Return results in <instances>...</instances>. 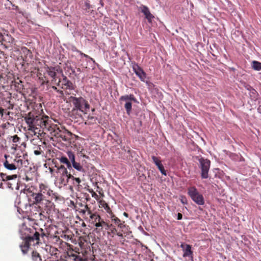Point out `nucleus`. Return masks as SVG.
I'll return each instance as SVG.
<instances>
[{"label": "nucleus", "mask_w": 261, "mask_h": 261, "mask_svg": "<svg viewBox=\"0 0 261 261\" xmlns=\"http://www.w3.org/2000/svg\"><path fill=\"white\" fill-rule=\"evenodd\" d=\"M90 218L92 220V224L95 225L96 223H98L103 220L101 216L97 213H94L93 214L90 216Z\"/></svg>", "instance_id": "22"}, {"label": "nucleus", "mask_w": 261, "mask_h": 261, "mask_svg": "<svg viewBox=\"0 0 261 261\" xmlns=\"http://www.w3.org/2000/svg\"><path fill=\"white\" fill-rule=\"evenodd\" d=\"M110 218L112 222H113L116 226H117L122 231H125L126 230L128 226L125 224V221H121L119 218L116 217L114 213L110 216Z\"/></svg>", "instance_id": "12"}, {"label": "nucleus", "mask_w": 261, "mask_h": 261, "mask_svg": "<svg viewBox=\"0 0 261 261\" xmlns=\"http://www.w3.org/2000/svg\"><path fill=\"white\" fill-rule=\"evenodd\" d=\"M188 193L191 199L198 205H203L204 200L202 194H200L195 187H191L188 188Z\"/></svg>", "instance_id": "7"}, {"label": "nucleus", "mask_w": 261, "mask_h": 261, "mask_svg": "<svg viewBox=\"0 0 261 261\" xmlns=\"http://www.w3.org/2000/svg\"><path fill=\"white\" fill-rule=\"evenodd\" d=\"M123 215L125 217H128V214L127 213H126V212H124L123 213Z\"/></svg>", "instance_id": "47"}, {"label": "nucleus", "mask_w": 261, "mask_h": 261, "mask_svg": "<svg viewBox=\"0 0 261 261\" xmlns=\"http://www.w3.org/2000/svg\"><path fill=\"white\" fill-rule=\"evenodd\" d=\"M59 160L61 163L66 164L68 169L72 168L71 164L67 157L63 156L60 158Z\"/></svg>", "instance_id": "25"}, {"label": "nucleus", "mask_w": 261, "mask_h": 261, "mask_svg": "<svg viewBox=\"0 0 261 261\" xmlns=\"http://www.w3.org/2000/svg\"><path fill=\"white\" fill-rule=\"evenodd\" d=\"M45 212L44 210H42L40 211V212L38 214V215H35V219L34 220L36 221H44L46 219V216H45L43 213Z\"/></svg>", "instance_id": "27"}, {"label": "nucleus", "mask_w": 261, "mask_h": 261, "mask_svg": "<svg viewBox=\"0 0 261 261\" xmlns=\"http://www.w3.org/2000/svg\"><path fill=\"white\" fill-rule=\"evenodd\" d=\"M82 226L83 227H86V225L85 223L83 222L82 223Z\"/></svg>", "instance_id": "48"}, {"label": "nucleus", "mask_w": 261, "mask_h": 261, "mask_svg": "<svg viewBox=\"0 0 261 261\" xmlns=\"http://www.w3.org/2000/svg\"><path fill=\"white\" fill-rule=\"evenodd\" d=\"M85 7H86L85 9L86 10H89L91 8L90 4L89 3H88V2H86L85 3Z\"/></svg>", "instance_id": "40"}, {"label": "nucleus", "mask_w": 261, "mask_h": 261, "mask_svg": "<svg viewBox=\"0 0 261 261\" xmlns=\"http://www.w3.org/2000/svg\"><path fill=\"white\" fill-rule=\"evenodd\" d=\"M94 225L96 227V229L98 230V231H102L103 229L106 230L109 229L111 227H112L113 224H109L103 220L100 222H98V223H96Z\"/></svg>", "instance_id": "18"}, {"label": "nucleus", "mask_w": 261, "mask_h": 261, "mask_svg": "<svg viewBox=\"0 0 261 261\" xmlns=\"http://www.w3.org/2000/svg\"><path fill=\"white\" fill-rule=\"evenodd\" d=\"M182 218V215L181 213H178L177 214V220H181Z\"/></svg>", "instance_id": "43"}, {"label": "nucleus", "mask_w": 261, "mask_h": 261, "mask_svg": "<svg viewBox=\"0 0 261 261\" xmlns=\"http://www.w3.org/2000/svg\"><path fill=\"white\" fill-rule=\"evenodd\" d=\"M98 192H99V194H100L102 196H104L103 192H101L100 191H99Z\"/></svg>", "instance_id": "49"}, {"label": "nucleus", "mask_w": 261, "mask_h": 261, "mask_svg": "<svg viewBox=\"0 0 261 261\" xmlns=\"http://www.w3.org/2000/svg\"><path fill=\"white\" fill-rule=\"evenodd\" d=\"M5 157L6 160L4 162V166L7 169L12 171L20 169L22 167L23 160L21 159V156H15V159H12L9 155L6 154Z\"/></svg>", "instance_id": "5"}, {"label": "nucleus", "mask_w": 261, "mask_h": 261, "mask_svg": "<svg viewBox=\"0 0 261 261\" xmlns=\"http://www.w3.org/2000/svg\"><path fill=\"white\" fill-rule=\"evenodd\" d=\"M180 247L182 248L184 251L183 255L184 257L189 256L192 254L193 252L191 250V246L190 245L181 244Z\"/></svg>", "instance_id": "19"}, {"label": "nucleus", "mask_w": 261, "mask_h": 261, "mask_svg": "<svg viewBox=\"0 0 261 261\" xmlns=\"http://www.w3.org/2000/svg\"><path fill=\"white\" fill-rule=\"evenodd\" d=\"M5 48H8L15 44V40L10 35L4 33L1 42Z\"/></svg>", "instance_id": "11"}, {"label": "nucleus", "mask_w": 261, "mask_h": 261, "mask_svg": "<svg viewBox=\"0 0 261 261\" xmlns=\"http://www.w3.org/2000/svg\"><path fill=\"white\" fill-rule=\"evenodd\" d=\"M69 179H70V178H68V176H61V177H60V183L61 184H63L64 185H67V184L68 182V180Z\"/></svg>", "instance_id": "34"}, {"label": "nucleus", "mask_w": 261, "mask_h": 261, "mask_svg": "<svg viewBox=\"0 0 261 261\" xmlns=\"http://www.w3.org/2000/svg\"><path fill=\"white\" fill-rule=\"evenodd\" d=\"M84 208L86 212H87L88 214L91 216V215L93 214L94 213H92V211L90 208L88 206L87 204L85 205Z\"/></svg>", "instance_id": "38"}, {"label": "nucleus", "mask_w": 261, "mask_h": 261, "mask_svg": "<svg viewBox=\"0 0 261 261\" xmlns=\"http://www.w3.org/2000/svg\"><path fill=\"white\" fill-rule=\"evenodd\" d=\"M57 86H61L62 89L65 91V93L68 95L72 94L71 91L75 89V86L73 83L65 76H63L62 80L60 79L59 80Z\"/></svg>", "instance_id": "8"}, {"label": "nucleus", "mask_w": 261, "mask_h": 261, "mask_svg": "<svg viewBox=\"0 0 261 261\" xmlns=\"http://www.w3.org/2000/svg\"><path fill=\"white\" fill-rule=\"evenodd\" d=\"M28 126V130L34 135L49 133L51 136L60 139V141L69 142L72 134L60 124H55L48 116L35 115L29 112L23 117Z\"/></svg>", "instance_id": "1"}, {"label": "nucleus", "mask_w": 261, "mask_h": 261, "mask_svg": "<svg viewBox=\"0 0 261 261\" xmlns=\"http://www.w3.org/2000/svg\"><path fill=\"white\" fill-rule=\"evenodd\" d=\"M138 10L144 15L145 19L147 20L148 22H152V20L154 17L150 13L149 8L147 6L141 5L138 7Z\"/></svg>", "instance_id": "13"}, {"label": "nucleus", "mask_w": 261, "mask_h": 261, "mask_svg": "<svg viewBox=\"0 0 261 261\" xmlns=\"http://www.w3.org/2000/svg\"><path fill=\"white\" fill-rule=\"evenodd\" d=\"M64 238L65 239H66V238H67V239H69V237L68 236H66V235H64Z\"/></svg>", "instance_id": "50"}, {"label": "nucleus", "mask_w": 261, "mask_h": 261, "mask_svg": "<svg viewBox=\"0 0 261 261\" xmlns=\"http://www.w3.org/2000/svg\"><path fill=\"white\" fill-rule=\"evenodd\" d=\"M97 118L94 116H88V119L85 122L86 124L92 125L96 124L97 122Z\"/></svg>", "instance_id": "29"}, {"label": "nucleus", "mask_w": 261, "mask_h": 261, "mask_svg": "<svg viewBox=\"0 0 261 261\" xmlns=\"http://www.w3.org/2000/svg\"><path fill=\"white\" fill-rule=\"evenodd\" d=\"M61 96L64 95V92L63 90L58 89L57 91Z\"/></svg>", "instance_id": "42"}, {"label": "nucleus", "mask_w": 261, "mask_h": 261, "mask_svg": "<svg viewBox=\"0 0 261 261\" xmlns=\"http://www.w3.org/2000/svg\"><path fill=\"white\" fill-rule=\"evenodd\" d=\"M252 68L256 70H261V63L257 61L252 62Z\"/></svg>", "instance_id": "33"}, {"label": "nucleus", "mask_w": 261, "mask_h": 261, "mask_svg": "<svg viewBox=\"0 0 261 261\" xmlns=\"http://www.w3.org/2000/svg\"><path fill=\"white\" fill-rule=\"evenodd\" d=\"M133 68L134 72L139 77L140 80L142 82H145L146 79V73L142 68L138 65H134Z\"/></svg>", "instance_id": "14"}, {"label": "nucleus", "mask_w": 261, "mask_h": 261, "mask_svg": "<svg viewBox=\"0 0 261 261\" xmlns=\"http://www.w3.org/2000/svg\"><path fill=\"white\" fill-rule=\"evenodd\" d=\"M99 207L103 208L106 211V212L110 215V216L113 214L109 205L104 200H99Z\"/></svg>", "instance_id": "20"}, {"label": "nucleus", "mask_w": 261, "mask_h": 261, "mask_svg": "<svg viewBox=\"0 0 261 261\" xmlns=\"http://www.w3.org/2000/svg\"><path fill=\"white\" fill-rule=\"evenodd\" d=\"M50 251L52 252L51 255H56L57 254L58 252H59V250L56 248L50 247Z\"/></svg>", "instance_id": "39"}, {"label": "nucleus", "mask_w": 261, "mask_h": 261, "mask_svg": "<svg viewBox=\"0 0 261 261\" xmlns=\"http://www.w3.org/2000/svg\"><path fill=\"white\" fill-rule=\"evenodd\" d=\"M68 178H70V179H72L73 181V184L76 185L77 186H79L81 182V180L79 177H75L74 176L71 174H69L68 175Z\"/></svg>", "instance_id": "32"}, {"label": "nucleus", "mask_w": 261, "mask_h": 261, "mask_svg": "<svg viewBox=\"0 0 261 261\" xmlns=\"http://www.w3.org/2000/svg\"><path fill=\"white\" fill-rule=\"evenodd\" d=\"M1 176L2 178L3 181H7V185L9 188L13 190L15 188L18 189L19 187L18 186V182L16 181L17 176L16 174H13L12 175H7L6 174L2 173Z\"/></svg>", "instance_id": "9"}, {"label": "nucleus", "mask_w": 261, "mask_h": 261, "mask_svg": "<svg viewBox=\"0 0 261 261\" xmlns=\"http://www.w3.org/2000/svg\"><path fill=\"white\" fill-rule=\"evenodd\" d=\"M32 260V261H42L40 255L36 251H33Z\"/></svg>", "instance_id": "28"}, {"label": "nucleus", "mask_w": 261, "mask_h": 261, "mask_svg": "<svg viewBox=\"0 0 261 261\" xmlns=\"http://www.w3.org/2000/svg\"><path fill=\"white\" fill-rule=\"evenodd\" d=\"M14 86L17 92H21L23 89L22 82L19 78L14 80Z\"/></svg>", "instance_id": "21"}, {"label": "nucleus", "mask_w": 261, "mask_h": 261, "mask_svg": "<svg viewBox=\"0 0 261 261\" xmlns=\"http://www.w3.org/2000/svg\"><path fill=\"white\" fill-rule=\"evenodd\" d=\"M199 168L201 170V176L203 179H206L208 177V171L211 166V161L207 159L201 157L198 159Z\"/></svg>", "instance_id": "6"}, {"label": "nucleus", "mask_w": 261, "mask_h": 261, "mask_svg": "<svg viewBox=\"0 0 261 261\" xmlns=\"http://www.w3.org/2000/svg\"><path fill=\"white\" fill-rule=\"evenodd\" d=\"M89 192L91 194L92 197L95 198L96 200H98L99 197L98 195L92 189H89Z\"/></svg>", "instance_id": "37"}, {"label": "nucleus", "mask_w": 261, "mask_h": 261, "mask_svg": "<svg viewBox=\"0 0 261 261\" xmlns=\"http://www.w3.org/2000/svg\"><path fill=\"white\" fill-rule=\"evenodd\" d=\"M34 178L33 176L31 174V173H27L25 175L24 177L23 178L24 180L27 181H32Z\"/></svg>", "instance_id": "35"}, {"label": "nucleus", "mask_w": 261, "mask_h": 261, "mask_svg": "<svg viewBox=\"0 0 261 261\" xmlns=\"http://www.w3.org/2000/svg\"><path fill=\"white\" fill-rule=\"evenodd\" d=\"M111 232L114 234H116L120 237H123V233H125V231H122L121 230L120 231H118L117 229L115 227V226L113 225L112 227H111Z\"/></svg>", "instance_id": "26"}, {"label": "nucleus", "mask_w": 261, "mask_h": 261, "mask_svg": "<svg viewBox=\"0 0 261 261\" xmlns=\"http://www.w3.org/2000/svg\"><path fill=\"white\" fill-rule=\"evenodd\" d=\"M120 101H125L124 108L126 111L127 114H129L132 108V101L136 102L137 100L133 94L125 95L120 97Z\"/></svg>", "instance_id": "10"}, {"label": "nucleus", "mask_w": 261, "mask_h": 261, "mask_svg": "<svg viewBox=\"0 0 261 261\" xmlns=\"http://www.w3.org/2000/svg\"><path fill=\"white\" fill-rule=\"evenodd\" d=\"M79 212H80V214H82L83 215H85V214H86V211H85V208H84V209H81V210L79 211Z\"/></svg>", "instance_id": "44"}, {"label": "nucleus", "mask_w": 261, "mask_h": 261, "mask_svg": "<svg viewBox=\"0 0 261 261\" xmlns=\"http://www.w3.org/2000/svg\"><path fill=\"white\" fill-rule=\"evenodd\" d=\"M4 109L2 108H0V114L3 116L4 115Z\"/></svg>", "instance_id": "45"}, {"label": "nucleus", "mask_w": 261, "mask_h": 261, "mask_svg": "<svg viewBox=\"0 0 261 261\" xmlns=\"http://www.w3.org/2000/svg\"><path fill=\"white\" fill-rule=\"evenodd\" d=\"M51 87L56 91H57V90H58V89L55 86H52Z\"/></svg>", "instance_id": "46"}, {"label": "nucleus", "mask_w": 261, "mask_h": 261, "mask_svg": "<svg viewBox=\"0 0 261 261\" xmlns=\"http://www.w3.org/2000/svg\"><path fill=\"white\" fill-rule=\"evenodd\" d=\"M69 100L72 102L74 108L72 110L73 113L75 111L79 110L84 114H87L90 110V105L88 101L82 97H76L70 96L69 97Z\"/></svg>", "instance_id": "4"}, {"label": "nucleus", "mask_w": 261, "mask_h": 261, "mask_svg": "<svg viewBox=\"0 0 261 261\" xmlns=\"http://www.w3.org/2000/svg\"><path fill=\"white\" fill-rule=\"evenodd\" d=\"M67 154L68 157V159L69 161L70 162V163H71V164H72L73 163L76 162L75 160V155L73 152H72L71 151H68L67 152Z\"/></svg>", "instance_id": "31"}, {"label": "nucleus", "mask_w": 261, "mask_h": 261, "mask_svg": "<svg viewBox=\"0 0 261 261\" xmlns=\"http://www.w3.org/2000/svg\"><path fill=\"white\" fill-rule=\"evenodd\" d=\"M21 231L23 233V241L19 247L24 254L28 253L31 246H36L42 244L41 240L45 236L43 229L40 228L37 231L33 227L28 228L23 226Z\"/></svg>", "instance_id": "3"}, {"label": "nucleus", "mask_w": 261, "mask_h": 261, "mask_svg": "<svg viewBox=\"0 0 261 261\" xmlns=\"http://www.w3.org/2000/svg\"><path fill=\"white\" fill-rule=\"evenodd\" d=\"M81 55L83 56L84 57L89 58V59H90L91 61H92L93 62H95V61L93 60V58H92L90 57H89V56H88L87 55H86V54H84V53H81Z\"/></svg>", "instance_id": "41"}, {"label": "nucleus", "mask_w": 261, "mask_h": 261, "mask_svg": "<svg viewBox=\"0 0 261 261\" xmlns=\"http://www.w3.org/2000/svg\"><path fill=\"white\" fill-rule=\"evenodd\" d=\"M58 173H59L61 176H68L69 173H68L67 168H66L63 165H61L58 169Z\"/></svg>", "instance_id": "24"}, {"label": "nucleus", "mask_w": 261, "mask_h": 261, "mask_svg": "<svg viewBox=\"0 0 261 261\" xmlns=\"http://www.w3.org/2000/svg\"><path fill=\"white\" fill-rule=\"evenodd\" d=\"M45 69L48 75L53 78L51 83L55 82L57 80L56 75L57 72L58 71V68L57 67L47 66L45 67Z\"/></svg>", "instance_id": "16"}, {"label": "nucleus", "mask_w": 261, "mask_h": 261, "mask_svg": "<svg viewBox=\"0 0 261 261\" xmlns=\"http://www.w3.org/2000/svg\"><path fill=\"white\" fill-rule=\"evenodd\" d=\"M151 159H152L153 163L158 167V168L160 171L161 173L164 175H167L166 171L165 170L164 166L163 165V164L161 163L160 158L153 155L151 156Z\"/></svg>", "instance_id": "17"}, {"label": "nucleus", "mask_w": 261, "mask_h": 261, "mask_svg": "<svg viewBox=\"0 0 261 261\" xmlns=\"http://www.w3.org/2000/svg\"><path fill=\"white\" fill-rule=\"evenodd\" d=\"M181 202H182V203H185V202H184V200H183L182 199H181Z\"/></svg>", "instance_id": "51"}, {"label": "nucleus", "mask_w": 261, "mask_h": 261, "mask_svg": "<svg viewBox=\"0 0 261 261\" xmlns=\"http://www.w3.org/2000/svg\"><path fill=\"white\" fill-rule=\"evenodd\" d=\"M41 187H43L45 188H47V189H49V190L51 192V193H54L53 191L48 186H47L44 184H42V183H41L39 184V189L36 190L35 192L33 191V190L32 189L33 188V187H30V188L25 189V191H27V193L30 195V196L31 197L30 202H33V195L34 194H36V193L37 194V193L40 192V191L41 190Z\"/></svg>", "instance_id": "15"}, {"label": "nucleus", "mask_w": 261, "mask_h": 261, "mask_svg": "<svg viewBox=\"0 0 261 261\" xmlns=\"http://www.w3.org/2000/svg\"><path fill=\"white\" fill-rule=\"evenodd\" d=\"M34 153L36 155H42L44 154V152L42 150L40 146L37 147V149L34 150Z\"/></svg>", "instance_id": "36"}, {"label": "nucleus", "mask_w": 261, "mask_h": 261, "mask_svg": "<svg viewBox=\"0 0 261 261\" xmlns=\"http://www.w3.org/2000/svg\"><path fill=\"white\" fill-rule=\"evenodd\" d=\"M33 202H31L29 216L33 220L35 219V215H38L42 210L48 214H50L55 208L53 199L57 196L55 193H51L49 189L41 187L40 192L33 195Z\"/></svg>", "instance_id": "2"}, {"label": "nucleus", "mask_w": 261, "mask_h": 261, "mask_svg": "<svg viewBox=\"0 0 261 261\" xmlns=\"http://www.w3.org/2000/svg\"><path fill=\"white\" fill-rule=\"evenodd\" d=\"M20 140L21 139L18 137L17 135L12 137V141L14 143L13 145H15L16 147H18L19 145H21Z\"/></svg>", "instance_id": "30"}, {"label": "nucleus", "mask_w": 261, "mask_h": 261, "mask_svg": "<svg viewBox=\"0 0 261 261\" xmlns=\"http://www.w3.org/2000/svg\"><path fill=\"white\" fill-rule=\"evenodd\" d=\"M71 166L78 171L82 172L83 174L86 172L85 169L79 163L76 162L73 163V164H71Z\"/></svg>", "instance_id": "23"}]
</instances>
